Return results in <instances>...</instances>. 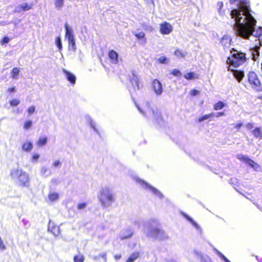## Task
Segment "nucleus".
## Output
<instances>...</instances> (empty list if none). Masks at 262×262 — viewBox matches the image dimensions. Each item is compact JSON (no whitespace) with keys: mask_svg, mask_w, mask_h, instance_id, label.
Listing matches in <instances>:
<instances>
[{"mask_svg":"<svg viewBox=\"0 0 262 262\" xmlns=\"http://www.w3.org/2000/svg\"><path fill=\"white\" fill-rule=\"evenodd\" d=\"M231 15L232 18H235V33L240 37L249 39L253 34L256 24V20L250 13L249 8L246 4H241L238 9L231 11Z\"/></svg>","mask_w":262,"mask_h":262,"instance_id":"obj_1","label":"nucleus"},{"mask_svg":"<svg viewBox=\"0 0 262 262\" xmlns=\"http://www.w3.org/2000/svg\"><path fill=\"white\" fill-rule=\"evenodd\" d=\"M230 56L228 57L226 63L234 68H238L244 64L248 59L247 54L241 50L232 48L230 51Z\"/></svg>","mask_w":262,"mask_h":262,"instance_id":"obj_2","label":"nucleus"},{"mask_svg":"<svg viewBox=\"0 0 262 262\" xmlns=\"http://www.w3.org/2000/svg\"><path fill=\"white\" fill-rule=\"evenodd\" d=\"M244 85L247 89L250 88L256 92H262V83L255 72L250 71L247 74Z\"/></svg>","mask_w":262,"mask_h":262,"instance_id":"obj_3","label":"nucleus"},{"mask_svg":"<svg viewBox=\"0 0 262 262\" xmlns=\"http://www.w3.org/2000/svg\"><path fill=\"white\" fill-rule=\"evenodd\" d=\"M10 176L13 179H17L18 185L22 187L28 186L29 179L28 174L21 169H14L11 171Z\"/></svg>","mask_w":262,"mask_h":262,"instance_id":"obj_4","label":"nucleus"},{"mask_svg":"<svg viewBox=\"0 0 262 262\" xmlns=\"http://www.w3.org/2000/svg\"><path fill=\"white\" fill-rule=\"evenodd\" d=\"M99 201L103 207L110 206L114 201V196L108 189H102L98 195Z\"/></svg>","mask_w":262,"mask_h":262,"instance_id":"obj_5","label":"nucleus"},{"mask_svg":"<svg viewBox=\"0 0 262 262\" xmlns=\"http://www.w3.org/2000/svg\"><path fill=\"white\" fill-rule=\"evenodd\" d=\"M66 37L68 41V48L70 50L75 51L76 49V43L72 30L70 28L67 24L65 25Z\"/></svg>","mask_w":262,"mask_h":262,"instance_id":"obj_6","label":"nucleus"},{"mask_svg":"<svg viewBox=\"0 0 262 262\" xmlns=\"http://www.w3.org/2000/svg\"><path fill=\"white\" fill-rule=\"evenodd\" d=\"M128 79L135 91L140 89L141 81L136 72L132 71L128 76Z\"/></svg>","mask_w":262,"mask_h":262,"instance_id":"obj_7","label":"nucleus"},{"mask_svg":"<svg viewBox=\"0 0 262 262\" xmlns=\"http://www.w3.org/2000/svg\"><path fill=\"white\" fill-rule=\"evenodd\" d=\"M172 25L167 21H164L160 24V32L162 34H169L172 31Z\"/></svg>","mask_w":262,"mask_h":262,"instance_id":"obj_8","label":"nucleus"},{"mask_svg":"<svg viewBox=\"0 0 262 262\" xmlns=\"http://www.w3.org/2000/svg\"><path fill=\"white\" fill-rule=\"evenodd\" d=\"M238 159L242 162L248 164L250 167L254 169L257 170L259 168L258 164L256 163L253 160L250 158L243 155H241L238 157Z\"/></svg>","mask_w":262,"mask_h":262,"instance_id":"obj_9","label":"nucleus"},{"mask_svg":"<svg viewBox=\"0 0 262 262\" xmlns=\"http://www.w3.org/2000/svg\"><path fill=\"white\" fill-rule=\"evenodd\" d=\"M232 41V39L229 35H225L220 39V42L224 50L228 49Z\"/></svg>","mask_w":262,"mask_h":262,"instance_id":"obj_10","label":"nucleus"},{"mask_svg":"<svg viewBox=\"0 0 262 262\" xmlns=\"http://www.w3.org/2000/svg\"><path fill=\"white\" fill-rule=\"evenodd\" d=\"M228 71L232 72L233 75L238 82H241L244 77V72L242 70L231 69L230 67L228 68Z\"/></svg>","mask_w":262,"mask_h":262,"instance_id":"obj_11","label":"nucleus"},{"mask_svg":"<svg viewBox=\"0 0 262 262\" xmlns=\"http://www.w3.org/2000/svg\"><path fill=\"white\" fill-rule=\"evenodd\" d=\"M152 88L155 93L161 95L163 92L161 83L157 79H154L152 82Z\"/></svg>","mask_w":262,"mask_h":262,"instance_id":"obj_12","label":"nucleus"},{"mask_svg":"<svg viewBox=\"0 0 262 262\" xmlns=\"http://www.w3.org/2000/svg\"><path fill=\"white\" fill-rule=\"evenodd\" d=\"M108 56L113 64H117L118 62V54L113 50H110L108 52Z\"/></svg>","mask_w":262,"mask_h":262,"instance_id":"obj_13","label":"nucleus"},{"mask_svg":"<svg viewBox=\"0 0 262 262\" xmlns=\"http://www.w3.org/2000/svg\"><path fill=\"white\" fill-rule=\"evenodd\" d=\"M260 46L261 44L260 43L259 46H256L251 50L252 59L255 61L259 59V57L260 56L259 50L260 49Z\"/></svg>","mask_w":262,"mask_h":262,"instance_id":"obj_14","label":"nucleus"},{"mask_svg":"<svg viewBox=\"0 0 262 262\" xmlns=\"http://www.w3.org/2000/svg\"><path fill=\"white\" fill-rule=\"evenodd\" d=\"M252 134L256 139H262V128L260 126L255 127L252 131Z\"/></svg>","mask_w":262,"mask_h":262,"instance_id":"obj_15","label":"nucleus"},{"mask_svg":"<svg viewBox=\"0 0 262 262\" xmlns=\"http://www.w3.org/2000/svg\"><path fill=\"white\" fill-rule=\"evenodd\" d=\"M150 236L154 237H158L164 234V232L160 228H155L150 230Z\"/></svg>","mask_w":262,"mask_h":262,"instance_id":"obj_16","label":"nucleus"},{"mask_svg":"<svg viewBox=\"0 0 262 262\" xmlns=\"http://www.w3.org/2000/svg\"><path fill=\"white\" fill-rule=\"evenodd\" d=\"M63 72L64 73L66 77L68 80L72 84H74L76 82V77L72 73L66 70H63Z\"/></svg>","mask_w":262,"mask_h":262,"instance_id":"obj_17","label":"nucleus"},{"mask_svg":"<svg viewBox=\"0 0 262 262\" xmlns=\"http://www.w3.org/2000/svg\"><path fill=\"white\" fill-rule=\"evenodd\" d=\"M139 183L143 186H144L145 187H146L147 188H148L154 193H155L156 194H157V195H159V194H160V192L159 190H158L155 187H154L150 186V185H149L147 183H146L144 181H143V180H140L139 181Z\"/></svg>","mask_w":262,"mask_h":262,"instance_id":"obj_18","label":"nucleus"},{"mask_svg":"<svg viewBox=\"0 0 262 262\" xmlns=\"http://www.w3.org/2000/svg\"><path fill=\"white\" fill-rule=\"evenodd\" d=\"M32 7V4H29L28 3H24L19 5L17 6V10L15 11L17 12H20L21 11H26L30 10Z\"/></svg>","mask_w":262,"mask_h":262,"instance_id":"obj_19","label":"nucleus"},{"mask_svg":"<svg viewBox=\"0 0 262 262\" xmlns=\"http://www.w3.org/2000/svg\"><path fill=\"white\" fill-rule=\"evenodd\" d=\"M48 231L52 233L54 236H57L60 233L59 227L57 226L49 225Z\"/></svg>","mask_w":262,"mask_h":262,"instance_id":"obj_20","label":"nucleus"},{"mask_svg":"<svg viewBox=\"0 0 262 262\" xmlns=\"http://www.w3.org/2000/svg\"><path fill=\"white\" fill-rule=\"evenodd\" d=\"M140 256V252L136 251L132 253L127 258L125 262H134Z\"/></svg>","mask_w":262,"mask_h":262,"instance_id":"obj_21","label":"nucleus"},{"mask_svg":"<svg viewBox=\"0 0 262 262\" xmlns=\"http://www.w3.org/2000/svg\"><path fill=\"white\" fill-rule=\"evenodd\" d=\"M184 77L187 80H192L194 79H198L199 76L193 72H190L186 73L184 75Z\"/></svg>","mask_w":262,"mask_h":262,"instance_id":"obj_22","label":"nucleus"},{"mask_svg":"<svg viewBox=\"0 0 262 262\" xmlns=\"http://www.w3.org/2000/svg\"><path fill=\"white\" fill-rule=\"evenodd\" d=\"M125 234H124L122 236H121L120 239L121 240H124L126 238H130L134 234V232L132 231L131 229H126L124 231Z\"/></svg>","mask_w":262,"mask_h":262,"instance_id":"obj_23","label":"nucleus"},{"mask_svg":"<svg viewBox=\"0 0 262 262\" xmlns=\"http://www.w3.org/2000/svg\"><path fill=\"white\" fill-rule=\"evenodd\" d=\"M33 148V144L31 142H25L22 145V148L24 151H30Z\"/></svg>","mask_w":262,"mask_h":262,"instance_id":"obj_24","label":"nucleus"},{"mask_svg":"<svg viewBox=\"0 0 262 262\" xmlns=\"http://www.w3.org/2000/svg\"><path fill=\"white\" fill-rule=\"evenodd\" d=\"M134 35L138 38V39L142 40L143 43H145L146 42V38L145 37V34L143 32H140L139 33H136L134 34Z\"/></svg>","mask_w":262,"mask_h":262,"instance_id":"obj_25","label":"nucleus"},{"mask_svg":"<svg viewBox=\"0 0 262 262\" xmlns=\"http://www.w3.org/2000/svg\"><path fill=\"white\" fill-rule=\"evenodd\" d=\"M174 55L178 58H184L185 56V53L179 49H176L174 51Z\"/></svg>","mask_w":262,"mask_h":262,"instance_id":"obj_26","label":"nucleus"},{"mask_svg":"<svg viewBox=\"0 0 262 262\" xmlns=\"http://www.w3.org/2000/svg\"><path fill=\"white\" fill-rule=\"evenodd\" d=\"M48 138L47 137H40L36 142V144L38 146H44L47 142Z\"/></svg>","mask_w":262,"mask_h":262,"instance_id":"obj_27","label":"nucleus"},{"mask_svg":"<svg viewBox=\"0 0 262 262\" xmlns=\"http://www.w3.org/2000/svg\"><path fill=\"white\" fill-rule=\"evenodd\" d=\"M225 106V104L221 101L215 103L213 105V109L215 111H217L222 109Z\"/></svg>","mask_w":262,"mask_h":262,"instance_id":"obj_28","label":"nucleus"},{"mask_svg":"<svg viewBox=\"0 0 262 262\" xmlns=\"http://www.w3.org/2000/svg\"><path fill=\"white\" fill-rule=\"evenodd\" d=\"M48 198L51 202H54L58 199L59 194L57 192H51L49 194Z\"/></svg>","mask_w":262,"mask_h":262,"instance_id":"obj_29","label":"nucleus"},{"mask_svg":"<svg viewBox=\"0 0 262 262\" xmlns=\"http://www.w3.org/2000/svg\"><path fill=\"white\" fill-rule=\"evenodd\" d=\"M213 116H214L213 113H210V114L204 115L198 118V122H201L202 121H204V120L208 119L211 117H213Z\"/></svg>","mask_w":262,"mask_h":262,"instance_id":"obj_30","label":"nucleus"},{"mask_svg":"<svg viewBox=\"0 0 262 262\" xmlns=\"http://www.w3.org/2000/svg\"><path fill=\"white\" fill-rule=\"evenodd\" d=\"M19 71V69L18 68H13L11 72L12 78L13 79L17 78Z\"/></svg>","mask_w":262,"mask_h":262,"instance_id":"obj_31","label":"nucleus"},{"mask_svg":"<svg viewBox=\"0 0 262 262\" xmlns=\"http://www.w3.org/2000/svg\"><path fill=\"white\" fill-rule=\"evenodd\" d=\"M181 214L189 222H190L194 226L198 227V224L194 222L192 219L187 214L183 212H181Z\"/></svg>","mask_w":262,"mask_h":262,"instance_id":"obj_32","label":"nucleus"},{"mask_svg":"<svg viewBox=\"0 0 262 262\" xmlns=\"http://www.w3.org/2000/svg\"><path fill=\"white\" fill-rule=\"evenodd\" d=\"M74 262H84V257L82 254L75 255L73 258Z\"/></svg>","mask_w":262,"mask_h":262,"instance_id":"obj_33","label":"nucleus"},{"mask_svg":"<svg viewBox=\"0 0 262 262\" xmlns=\"http://www.w3.org/2000/svg\"><path fill=\"white\" fill-rule=\"evenodd\" d=\"M55 43L59 50L61 51L62 50V43L59 36L56 37Z\"/></svg>","mask_w":262,"mask_h":262,"instance_id":"obj_34","label":"nucleus"},{"mask_svg":"<svg viewBox=\"0 0 262 262\" xmlns=\"http://www.w3.org/2000/svg\"><path fill=\"white\" fill-rule=\"evenodd\" d=\"M55 6L58 9L61 8L63 6V0H55Z\"/></svg>","mask_w":262,"mask_h":262,"instance_id":"obj_35","label":"nucleus"},{"mask_svg":"<svg viewBox=\"0 0 262 262\" xmlns=\"http://www.w3.org/2000/svg\"><path fill=\"white\" fill-rule=\"evenodd\" d=\"M10 40V39L8 36L3 37L0 40V43L2 45H5L8 43Z\"/></svg>","mask_w":262,"mask_h":262,"instance_id":"obj_36","label":"nucleus"},{"mask_svg":"<svg viewBox=\"0 0 262 262\" xmlns=\"http://www.w3.org/2000/svg\"><path fill=\"white\" fill-rule=\"evenodd\" d=\"M171 74L177 77H180L182 75L181 72L180 71L179 69H173L171 71Z\"/></svg>","mask_w":262,"mask_h":262,"instance_id":"obj_37","label":"nucleus"},{"mask_svg":"<svg viewBox=\"0 0 262 262\" xmlns=\"http://www.w3.org/2000/svg\"><path fill=\"white\" fill-rule=\"evenodd\" d=\"M32 124V122L31 120L26 121L24 124V128L25 129H28L30 128Z\"/></svg>","mask_w":262,"mask_h":262,"instance_id":"obj_38","label":"nucleus"},{"mask_svg":"<svg viewBox=\"0 0 262 262\" xmlns=\"http://www.w3.org/2000/svg\"><path fill=\"white\" fill-rule=\"evenodd\" d=\"M200 91L197 90H195V89H192L191 90H190L189 91V95L191 96V97H194V96H195L196 95H198L200 94Z\"/></svg>","mask_w":262,"mask_h":262,"instance_id":"obj_39","label":"nucleus"},{"mask_svg":"<svg viewBox=\"0 0 262 262\" xmlns=\"http://www.w3.org/2000/svg\"><path fill=\"white\" fill-rule=\"evenodd\" d=\"M20 103L19 100L16 99H13L10 101V104L12 106H16L18 105Z\"/></svg>","mask_w":262,"mask_h":262,"instance_id":"obj_40","label":"nucleus"},{"mask_svg":"<svg viewBox=\"0 0 262 262\" xmlns=\"http://www.w3.org/2000/svg\"><path fill=\"white\" fill-rule=\"evenodd\" d=\"M86 205L87 204L85 202L79 203L77 204V209L78 210H82L86 207Z\"/></svg>","mask_w":262,"mask_h":262,"instance_id":"obj_41","label":"nucleus"},{"mask_svg":"<svg viewBox=\"0 0 262 262\" xmlns=\"http://www.w3.org/2000/svg\"><path fill=\"white\" fill-rule=\"evenodd\" d=\"M158 60L161 63H165L167 62V58L164 56H161L159 59Z\"/></svg>","mask_w":262,"mask_h":262,"instance_id":"obj_42","label":"nucleus"},{"mask_svg":"<svg viewBox=\"0 0 262 262\" xmlns=\"http://www.w3.org/2000/svg\"><path fill=\"white\" fill-rule=\"evenodd\" d=\"M35 111V107L34 106H31L28 109V112L29 114H33Z\"/></svg>","mask_w":262,"mask_h":262,"instance_id":"obj_43","label":"nucleus"},{"mask_svg":"<svg viewBox=\"0 0 262 262\" xmlns=\"http://www.w3.org/2000/svg\"><path fill=\"white\" fill-rule=\"evenodd\" d=\"M61 164V163L60 161L59 160H57L54 162V163H53V166L54 167H58V166H60Z\"/></svg>","mask_w":262,"mask_h":262,"instance_id":"obj_44","label":"nucleus"},{"mask_svg":"<svg viewBox=\"0 0 262 262\" xmlns=\"http://www.w3.org/2000/svg\"><path fill=\"white\" fill-rule=\"evenodd\" d=\"M246 128L249 129V130H251L253 128V124L252 123H251V122H249L246 125Z\"/></svg>","mask_w":262,"mask_h":262,"instance_id":"obj_45","label":"nucleus"},{"mask_svg":"<svg viewBox=\"0 0 262 262\" xmlns=\"http://www.w3.org/2000/svg\"><path fill=\"white\" fill-rule=\"evenodd\" d=\"M5 249H6V246L2 239H0V250H4Z\"/></svg>","mask_w":262,"mask_h":262,"instance_id":"obj_46","label":"nucleus"},{"mask_svg":"<svg viewBox=\"0 0 262 262\" xmlns=\"http://www.w3.org/2000/svg\"><path fill=\"white\" fill-rule=\"evenodd\" d=\"M243 125V123L240 122L236 124L234 126V127L237 129L239 130L241 127Z\"/></svg>","mask_w":262,"mask_h":262,"instance_id":"obj_47","label":"nucleus"},{"mask_svg":"<svg viewBox=\"0 0 262 262\" xmlns=\"http://www.w3.org/2000/svg\"><path fill=\"white\" fill-rule=\"evenodd\" d=\"M15 91H16V90H15V88L14 86L11 87V88H9L7 90V92L10 93H14Z\"/></svg>","mask_w":262,"mask_h":262,"instance_id":"obj_48","label":"nucleus"},{"mask_svg":"<svg viewBox=\"0 0 262 262\" xmlns=\"http://www.w3.org/2000/svg\"><path fill=\"white\" fill-rule=\"evenodd\" d=\"M39 157V155L37 154H35L32 155V160L37 161Z\"/></svg>","mask_w":262,"mask_h":262,"instance_id":"obj_49","label":"nucleus"},{"mask_svg":"<svg viewBox=\"0 0 262 262\" xmlns=\"http://www.w3.org/2000/svg\"><path fill=\"white\" fill-rule=\"evenodd\" d=\"M225 115V113L224 112H219L216 114V117H219L221 116H223Z\"/></svg>","mask_w":262,"mask_h":262,"instance_id":"obj_50","label":"nucleus"},{"mask_svg":"<svg viewBox=\"0 0 262 262\" xmlns=\"http://www.w3.org/2000/svg\"><path fill=\"white\" fill-rule=\"evenodd\" d=\"M121 257V254H117L116 255L114 256V257L116 259V260H118Z\"/></svg>","mask_w":262,"mask_h":262,"instance_id":"obj_51","label":"nucleus"},{"mask_svg":"<svg viewBox=\"0 0 262 262\" xmlns=\"http://www.w3.org/2000/svg\"><path fill=\"white\" fill-rule=\"evenodd\" d=\"M231 4H233L234 2H238L239 0H229Z\"/></svg>","mask_w":262,"mask_h":262,"instance_id":"obj_52","label":"nucleus"},{"mask_svg":"<svg viewBox=\"0 0 262 262\" xmlns=\"http://www.w3.org/2000/svg\"><path fill=\"white\" fill-rule=\"evenodd\" d=\"M148 3H150L152 4H154V1L153 0H146Z\"/></svg>","mask_w":262,"mask_h":262,"instance_id":"obj_53","label":"nucleus"},{"mask_svg":"<svg viewBox=\"0 0 262 262\" xmlns=\"http://www.w3.org/2000/svg\"><path fill=\"white\" fill-rule=\"evenodd\" d=\"M224 259L225 260L226 262H230L226 257H225V256H224Z\"/></svg>","mask_w":262,"mask_h":262,"instance_id":"obj_54","label":"nucleus"},{"mask_svg":"<svg viewBox=\"0 0 262 262\" xmlns=\"http://www.w3.org/2000/svg\"><path fill=\"white\" fill-rule=\"evenodd\" d=\"M224 259L225 260L226 262H230L226 257H225V256H224Z\"/></svg>","mask_w":262,"mask_h":262,"instance_id":"obj_55","label":"nucleus"},{"mask_svg":"<svg viewBox=\"0 0 262 262\" xmlns=\"http://www.w3.org/2000/svg\"><path fill=\"white\" fill-rule=\"evenodd\" d=\"M224 259L225 260L226 262H230L226 257H225V256H224Z\"/></svg>","mask_w":262,"mask_h":262,"instance_id":"obj_56","label":"nucleus"},{"mask_svg":"<svg viewBox=\"0 0 262 262\" xmlns=\"http://www.w3.org/2000/svg\"><path fill=\"white\" fill-rule=\"evenodd\" d=\"M224 259L225 260L226 262H230L226 257H225V256H224Z\"/></svg>","mask_w":262,"mask_h":262,"instance_id":"obj_57","label":"nucleus"},{"mask_svg":"<svg viewBox=\"0 0 262 262\" xmlns=\"http://www.w3.org/2000/svg\"><path fill=\"white\" fill-rule=\"evenodd\" d=\"M262 34V31H260V32L259 33L258 35H254L255 36H260Z\"/></svg>","mask_w":262,"mask_h":262,"instance_id":"obj_58","label":"nucleus"},{"mask_svg":"<svg viewBox=\"0 0 262 262\" xmlns=\"http://www.w3.org/2000/svg\"><path fill=\"white\" fill-rule=\"evenodd\" d=\"M258 98H259V99L262 100V95H261V96H259V97H258Z\"/></svg>","mask_w":262,"mask_h":262,"instance_id":"obj_59","label":"nucleus"},{"mask_svg":"<svg viewBox=\"0 0 262 262\" xmlns=\"http://www.w3.org/2000/svg\"><path fill=\"white\" fill-rule=\"evenodd\" d=\"M0 239H1V238L0 237Z\"/></svg>","mask_w":262,"mask_h":262,"instance_id":"obj_60","label":"nucleus"}]
</instances>
